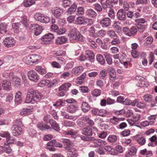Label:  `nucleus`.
Returning <instances> with one entry per match:
<instances>
[{
  "instance_id": "1",
  "label": "nucleus",
  "mask_w": 157,
  "mask_h": 157,
  "mask_svg": "<svg viewBox=\"0 0 157 157\" xmlns=\"http://www.w3.org/2000/svg\"><path fill=\"white\" fill-rule=\"evenodd\" d=\"M42 95L38 91L33 89L28 90L25 103L34 104L39 101L42 97Z\"/></svg>"
},
{
  "instance_id": "2",
  "label": "nucleus",
  "mask_w": 157,
  "mask_h": 157,
  "mask_svg": "<svg viewBox=\"0 0 157 157\" xmlns=\"http://www.w3.org/2000/svg\"><path fill=\"white\" fill-rule=\"evenodd\" d=\"M41 59L39 55L32 54L25 57L23 60L26 64L31 65L38 61Z\"/></svg>"
},
{
  "instance_id": "3",
  "label": "nucleus",
  "mask_w": 157,
  "mask_h": 157,
  "mask_svg": "<svg viewBox=\"0 0 157 157\" xmlns=\"http://www.w3.org/2000/svg\"><path fill=\"white\" fill-rule=\"evenodd\" d=\"M34 18L36 21L45 24L49 22L50 20L49 17L39 13H36L34 16Z\"/></svg>"
},
{
  "instance_id": "4",
  "label": "nucleus",
  "mask_w": 157,
  "mask_h": 157,
  "mask_svg": "<svg viewBox=\"0 0 157 157\" xmlns=\"http://www.w3.org/2000/svg\"><path fill=\"white\" fill-rule=\"evenodd\" d=\"M123 31L124 33L128 36H134L137 32V28L135 26L132 27L130 29L127 27H124Z\"/></svg>"
},
{
  "instance_id": "5",
  "label": "nucleus",
  "mask_w": 157,
  "mask_h": 157,
  "mask_svg": "<svg viewBox=\"0 0 157 157\" xmlns=\"http://www.w3.org/2000/svg\"><path fill=\"white\" fill-rule=\"evenodd\" d=\"M30 29L36 35L40 34L43 30V27L40 26L37 24H32L30 25Z\"/></svg>"
},
{
  "instance_id": "6",
  "label": "nucleus",
  "mask_w": 157,
  "mask_h": 157,
  "mask_svg": "<svg viewBox=\"0 0 157 157\" xmlns=\"http://www.w3.org/2000/svg\"><path fill=\"white\" fill-rule=\"evenodd\" d=\"M3 43L5 47L9 48L15 46L16 41L14 38L12 37H7L4 40Z\"/></svg>"
},
{
  "instance_id": "7",
  "label": "nucleus",
  "mask_w": 157,
  "mask_h": 157,
  "mask_svg": "<svg viewBox=\"0 0 157 157\" xmlns=\"http://www.w3.org/2000/svg\"><path fill=\"white\" fill-rule=\"evenodd\" d=\"M27 75L29 78L34 82H36L39 79V75L36 71L33 70L29 71Z\"/></svg>"
},
{
  "instance_id": "8",
  "label": "nucleus",
  "mask_w": 157,
  "mask_h": 157,
  "mask_svg": "<svg viewBox=\"0 0 157 157\" xmlns=\"http://www.w3.org/2000/svg\"><path fill=\"white\" fill-rule=\"evenodd\" d=\"M12 134L14 136H18L22 133V129L20 127L16 125H13L11 128Z\"/></svg>"
},
{
  "instance_id": "9",
  "label": "nucleus",
  "mask_w": 157,
  "mask_h": 157,
  "mask_svg": "<svg viewBox=\"0 0 157 157\" xmlns=\"http://www.w3.org/2000/svg\"><path fill=\"white\" fill-rule=\"evenodd\" d=\"M133 139L141 145H144L146 142L145 138L141 134H137L133 137Z\"/></svg>"
},
{
  "instance_id": "10",
  "label": "nucleus",
  "mask_w": 157,
  "mask_h": 157,
  "mask_svg": "<svg viewBox=\"0 0 157 157\" xmlns=\"http://www.w3.org/2000/svg\"><path fill=\"white\" fill-rule=\"evenodd\" d=\"M53 35L51 33H49L44 36L41 39L42 41L41 42L43 44H47L48 42L50 41L52 39L54 38Z\"/></svg>"
},
{
  "instance_id": "11",
  "label": "nucleus",
  "mask_w": 157,
  "mask_h": 157,
  "mask_svg": "<svg viewBox=\"0 0 157 157\" xmlns=\"http://www.w3.org/2000/svg\"><path fill=\"white\" fill-rule=\"evenodd\" d=\"M107 71L109 73V79L110 81H114L116 78V72L114 68L109 67L107 69Z\"/></svg>"
},
{
  "instance_id": "12",
  "label": "nucleus",
  "mask_w": 157,
  "mask_h": 157,
  "mask_svg": "<svg viewBox=\"0 0 157 157\" xmlns=\"http://www.w3.org/2000/svg\"><path fill=\"white\" fill-rule=\"evenodd\" d=\"M111 20L108 17H105L101 20L99 23L103 27H106L111 24Z\"/></svg>"
},
{
  "instance_id": "13",
  "label": "nucleus",
  "mask_w": 157,
  "mask_h": 157,
  "mask_svg": "<svg viewBox=\"0 0 157 157\" xmlns=\"http://www.w3.org/2000/svg\"><path fill=\"white\" fill-rule=\"evenodd\" d=\"M81 131L82 134L85 136H91L93 135L92 129L89 126L82 128Z\"/></svg>"
},
{
  "instance_id": "14",
  "label": "nucleus",
  "mask_w": 157,
  "mask_h": 157,
  "mask_svg": "<svg viewBox=\"0 0 157 157\" xmlns=\"http://www.w3.org/2000/svg\"><path fill=\"white\" fill-rule=\"evenodd\" d=\"M117 17L120 21H124L126 19V12L122 9L119 10L117 13Z\"/></svg>"
},
{
  "instance_id": "15",
  "label": "nucleus",
  "mask_w": 157,
  "mask_h": 157,
  "mask_svg": "<svg viewBox=\"0 0 157 157\" xmlns=\"http://www.w3.org/2000/svg\"><path fill=\"white\" fill-rule=\"evenodd\" d=\"M83 69V68L82 66L75 67L71 70L72 75H78L82 72Z\"/></svg>"
},
{
  "instance_id": "16",
  "label": "nucleus",
  "mask_w": 157,
  "mask_h": 157,
  "mask_svg": "<svg viewBox=\"0 0 157 157\" xmlns=\"http://www.w3.org/2000/svg\"><path fill=\"white\" fill-rule=\"evenodd\" d=\"M67 40V38L64 36L57 37L55 39V43L57 45H62L66 43Z\"/></svg>"
},
{
  "instance_id": "17",
  "label": "nucleus",
  "mask_w": 157,
  "mask_h": 157,
  "mask_svg": "<svg viewBox=\"0 0 157 157\" xmlns=\"http://www.w3.org/2000/svg\"><path fill=\"white\" fill-rule=\"evenodd\" d=\"M37 127L42 131H45L50 129V126L47 124L39 123L37 124Z\"/></svg>"
},
{
  "instance_id": "18",
  "label": "nucleus",
  "mask_w": 157,
  "mask_h": 157,
  "mask_svg": "<svg viewBox=\"0 0 157 157\" xmlns=\"http://www.w3.org/2000/svg\"><path fill=\"white\" fill-rule=\"evenodd\" d=\"M85 14L88 17L92 18H95L97 15L96 13L92 9L87 10L86 11Z\"/></svg>"
},
{
  "instance_id": "19",
  "label": "nucleus",
  "mask_w": 157,
  "mask_h": 157,
  "mask_svg": "<svg viewBox=\"0 0 157 157\" xmlns=\"http://www.w3.org/2000/svg\"><path fill=\"white\" fill-rule=\"evenodd\" d=\"M86 55L87 58L91 62H94V55L93 52L90 50H87L86 52Z\"/></svg>"
},
{
  "instance_id": "20",
  "label": "nucleus",
  "mask_w": 157,
  "mask_h": 157,
  "mask_svg": "<svg viewBox=\"0 0 157 157\" xmlns=\"http://www.w3.org/2000/svg\"><path fill=\"white\" fill-rule=\"evenodd\" d=\"M78 109V105H70L67 107V111L71 113H75Z\"/></svg>"
},
{
  "instance_id": "21",
  "label": "nucleus",
  "mask_w": 157,
  "mask_h": 157,
  "mask_svg": "<svg viewBox=\"0 0 157 157\" xmlns=\"http://www.w3.org/2000/svg\"><path fill=\"white\" fill-rule=\"evenodd\" d=\"M21 94L22 93L20 91H18L16 93L15 102L17 105L21 104L22 102Z\"/></svg>"
},
{
  "instance_id": "22",
  "label": "nucleus",
  "mask_w": 157,
  "mask_h": 157,
  "mask_svg": "<svg viewBox=\"0 0 157 157\" xmlns=\"http://www.w3.org/2000/svg\"><path fill=\"white\" fill-rule=\"evenodd\" d=\"M78 31L75 28H73L71 29L69 31V33L68 34V36L70 39L71 40H74L76 34L77 33Z\"/></svg>"
},
{
  "instance_id": "23",
  "label": "nucleus",
  "mask_w": 157,
  "mask_h": 157,
  "mask_svg": "<svg viewBox=\"0 0 157 157\" xmlns=\"http://www.w3.org/2000/svg\"><path fill=\"white\" fill-rule=\"evenodd\" d=\"M135 22H136V26H140V25H147V21L145 20L142 18L135 19Z\"/></svg>"
},
{
  "instance_id": "24",
  "label": "nucleus",
  "mask_w": 157,
  "mask_h": 157,
  "mask_svg": "<svg viewBox=\"0 0 157 157\" xmlns=\"http://www.w3.org/2000/svg\"><path fill=\"white\" fill-rule=\"evenodd\" d=\"M50 124L52 128L55 131L58 132L60 130L59 124L54 120H52L50 121Z\"/></svg>"
},
{
  "instance_id": "25",
  "label": "nucleus",
  "mask_w": 157,
  "mask_h": 157,
  "mask_svg": "<svg viewBox=\"0 0 157 157\" xmlns=\"http://www.w3.org/2000/svg\"><path fill=\"white\" fill-rule=\"evenodd\" d=\"M63 12V11L62 9L56 7L52 11V13L55 17L59 18L61 16Z\"/></svg>"
},
{
  "instance_id": "26",
  "label": "nucleus",
  "mask_w": 157,
  "mask_h": 157,
  "mask_svg": "<svg viewBox=\"0 0 157 157\" xmlns=\"http://www.w3.org/2000/svg\"><path fill=\"white\" fill-rule=\"evenodd\" d=\"M136 152V147L132 146L129 148L128 153L125 155V157H129L130 156L135 155Z\"/></svg>"
},
{
  "instance_id": "27",
  "label": "nucleus",
  "mask_w": 157,
  "mask_h": 157,
  "mask_svg": "<svg viewBox=\"0 0 157 157\" xmlns=\"http://www.w3.org/2000/svg\"><path fill=\"white\" fill-rule=\"evenodd\" d=\"M101 4L104 10H106L107 8H109V9L112 8L113 7V5L111 3L110 0H106L105 2L102 3L101 2Z\"/></svg>"
},
{
  "instance_id": "28",
  "label": "nucleus",
  "mask_w": 157,
  "mask_h": 157,
  "mask_svg": "<svg viewBox=\"0 0 157 157\" xmlns=\"http://www.w3.org/2000/svg\"><path fill=\"white\" fill-rule=\"evenodd\" d=\"M2 86L4 90H9L11 88V83L9 81H3L2 82Z\"/></svg>"
},
{
  "instance_id": "29",
  "label": "nucleus",
  "mask_w": 157,
  "mask_h": 157,
  "mask_svg": "<svg viewBox=\"0 0 157 157\" xmlns=\"http://www.w3.org/2000/svg\"><path fill=\"white\" fill-rule=\"evenodd\" d=\"M104 149L106 151H108L110 154L112 155H117V151H115V149L112 148L110 146H105L104 147Z\"/></svg>"
},
{
  "instance_id": "30",
  "label": "nucleus",
  "mask_w": 157,
  "mask_h": 157,
  "mask_svg": "<svg viewBox=\"0 0 157 157\" xmlns=\"http://www.w3.org/2000/svg\"><path fill=\"white\" fill-rule=\"evenodd\" d=\"M61 115L67 119L75 120V116L70 115L65 111H61Z\"/></svg>"
},
{
  "instance_id": "31",
  "label": "nucleus",
  "mask_w": 157,
  "mask_h": 157,
  "mask_svg": "<svg viewBox=\"0 0 157 157\" xmlns=\"http://www.w3.org/2000/svg\"><path fill=\"white\" fill-rule=\"evenodd\" d=\"M90 107L86 102H83L82 104L81 109L83 112H87L90 109Z\"/></svg>"
},
{
  "instance_id": "32",
  "label": "nucleus",
  "mask_w": 157,
  "mask_h": 157,
  "mask_svg": "<svg viewBox=\"0 0 157 157\" xmlns=\"http://www.w3.org/2000/svg\"><path fill=\"white\" fill-rule=\"evenodd\" d=\"M124 118H117L116 117L113 116V118H111L110 121L111 123L114 125H117L119 123V121H124Z\"/></svg>"
},
{
  "instance_id": "33",
  "label": "nucleus",
  "mask_w": 157,
  "mask_h": 157,
  "mask_svg": "<svg viewBox=\"0 0 157 157\" xmlns=\"http://www.w3.org/2000/svg\"><path fill=\"white\" fill-rule=\"evenodd\" d=\"M77 6L75 3H73L71 6L68 8V10L65 12V13L67 15L71 14L75 12Z\"/></svg>"
},
{
  "instance_id": "34",
  "label": "nucleus",
  "mask_w": 157,
  "mask_h": 157,
  "mask_svg": "<svg viewBox=\"0 0 157 157\" xmlns=\"http://www.w3.org/2000/svg\"><path fill=\"white\" fill-rule=\"evenodd\" d=\"M62 142L65 145H66L65 148L66 150H69L70 148L69 146L72 144L71 141L69 139H63L62 140Z\"/></svg>"
},
{
  "instance_id": "35",
  "label": "nucleus",
  "mask_w": 157,
  "mask_h": 157,
  "mask_svg": "<svg viewBox=\"0 0 157 157\" xmlns=\"http://www.w3.org/2000/svg\"><path fill=\"white\" fill-rule=\"evenodd\" d=\"M140 153L142 155H146V157H150L152 155V153L151 151H147L146 148L141 150Z\"/></svg>"
},
{
  "instance_id": "36",
  "label": "nucleus",
  "mask_w": 157,
  "mask_h": 157,
  "mask_svg": "<svg viewBox=\"0 0 157 157\" xmlns=\"http://www.w3.org/2000/svg\"><path fill=\"white\" fill-rule=\"evenodd\" d=\"M35 70L42 75L45 74L47 73L46 70L41 66H37L35 67Z\"/></svg>"
},
{
  "instance_id": "37",
  "label": "nucleus",
  "mask_w": 157,
  "mask_h": 157,
  "mask_svg": "<svg viewBox=\"0 0 157 157\" xmlns=\"http://www.w3.org/2000/svg\"><path fill=\"white\" fill-rule=\"evenodd\" d=\"M3 76L8 80H12V78H13V76H14V73L12 72H5L3 73Z\"/></svg>"
},
{
  "instance_id": "38",
  "label": "nucleus",
  "mask_w": 157,
  "mask_h": 157,
  "mask_svg": "<svg viewBox=\"0 0 157 157\" xmlns=\"http://www.w3.org/2000/svg\"><path fill=\"white\" fill-rule=\"evenodd\" d=\"M35 3L34 0H24L23 4L24 6L27 7L34 4Z\"/></svg>"
},
{
  "instance_id": "39",
  "label": "nucleus",
  "mask_w": 157,
  "mask_h": 157,
  "mask_svg": "<svg viewBox=\"0 0 157 157\" xmlns=\"http://www.w3.org/2000/svg\"><path fill=\"white\" fill-rule=\"evenodd\" d=\"M117 139V136L113 135H110L107 138L109 142L112 144L115 142Z\"/></svg>"
},
{
  "instance_id": "40",
  "label": "nucleus",
  "mask_w": 157,
  "mask_h": 157,
  "mask_svg": "<svg viewBox=\"0 0 157 157\" xmlns=\"http://www.w3.org/2000/svg\"><path fill=\"white\" fill-rule=\"evenodd\" d=\"M83 36L78 31L77 32V33L76 34V36L73 40H75L77 42H82L83 41Z\"/></svg>"
},
{
  "instance_id": "41",
  "label": "nucleus",
  "mask_w": 157,
  "mask_h": 157,
  "mask_svg": "<svg viewBox=\"0 0 157 157\" xmlns=\"http://www.w3.org/2000/svg\"><path fill=\"white\" fill-rule=\"evenodd\" d=\"M68 153L67 154V157H72L76 155V151L74 149H69Z\"/></svg>"
},
{
  "instance_id": "42",
  "label": "nucleus",
  "mask_w": 157,
  "mask_h": 157,
  "mask_svg": "<svg viewBox=\"0 0 157 157\" xmlns=\"http://www.w3.org/2000/svg\"><path fill=\"white\" fill-rule=\"evenodd\" d=\"M85 17L82 16H79L76 18V22L78 24L82 25L84 24Z\"/></svg>"
},
{
  "instance_id": "43",
  "label": "nucleus",
  "mask_w": 157,
  "mask_h": 157,
  "mask_svg": "<svg viewBox=\"0 0 157 157\" xmlns=\"http://www.w3.org/2000/svg\"><path fill=\"white\" fill-rule=\"evenodd\" d=\"M107 34L111 38H113L117 37V35L115 32L113 30H110L107 32Z\"/></svg>"
},
{
  "instance_id": "44",
  "label": "nucleus",
  "mask_w": 157,
  "mask_h": 157,
  "mask_svg": "<svg viewBox=\"0 0 157 157\" xmlns=\"http://www.w3.org/2000/svg\"><path fill=\"white\" fill-rule=\"evenodd\" d=\"M101 92V90H100L95 89L92 92V94L94 97H98L100 95Z\"/></svg>"
},
{
  "instance_id": "45",
  "label": "nucleus",
  "mask_w": 157,
  "mask_h": 157,
  "mask_svg": "<svg viewBox=\"0 0 157 157\" xmlns=\"http://www.w3.org/2000/svg\"><path fill=\"white\" fill-rule=\"evenodd\" d=\"M143 98L146 102H149L152 101L153 97L151 95L148 94L144 95Z\"/></svg>"
},
{
  "instance_id": "46",
  "label": "nucleus",
  "mask_w": 157,
  "mask_h": 157,
  "mask_svg": "<svg viewBox=\"0 0 157 157\" xmlns=\"http://www.w3.org/2000/svg\"><path fill=\"white\" fill-rule=\"evenodd\" d=\"M71 84L70 83H66L62 85L59 88V90H66L67 88L70 87Z\"/></svg>"
},
{
  "instance_id": "47",
  "label": "nucleus",
  "mask_w": 157,
  "mask_h": 157,
  "mask_svg": "<svg viewBox=\"0 0 157 157\" xmlns=\"http://www.w3.org/2000/svg\"><path fill=\"white\" fill-rule=\"evenodd\" d=\"M104 56L106 61L109 65H111L112 64V59L109 56V54L107 52H104Z\"/></svg>"
},
{
  "instance_id": "48",
  "label": "nucleus",
  "mask_w": 157,
  "mask_h": 157,
  "mask_svg": "<svg viewBox=\"0 0 157 157\" xmlns=\"http://www.w3.org/2000/svg\"><path fill=\"white\" fill-rule=\"evenodd\" d=\"M112 26L118 32L121 30V27L120 26V23L118 21L114 22Z\"/></svg>"
},
{
  "instance_id": "49",
  "label": "nucleus",
  "mask_w": 157,
  "mask_h": 157,
  "mask_svg": "<svg viewBox=\"0 0 157 157\" xmlns=\"http://www.w3.org/2000/svg\"><path fill=\"white\" fill-rule=\"evenodd\" d=\"M12 80H13V81L14 82L17 86H18L20 85L21 79L20 78L17 77H14L13 76Z\"/></svg>"
},
{
  "instance_id": "50",
  "label": "nucleus",
  "mask_w": 157,
  "mask_h": 157,
  "mask_svg": "<svg viewBox=\"0 0 157 157\" xmlns=\"http://www.w3.org/2000/svg\"><path fill=\"white\" fill-rule=\"evenodd\" d=\"M96 58L97 61L101 64H103L105 63V60L103 56L101 55H98L97 56Z\"/></svg>"
},
{
  "instance_id": "51",
  "label": "nucleus",
  "mask_w": 157,
  "mask_h": 157,
  "mask_svg": "<svg viewBox=\"0 0 157 157\" xmlns=\"http://www.w3.org/2000/svg\"><path fill=\"white\" fill-rule=\"evenodd\" d=\"M113 39L110 42L112 45H116L119 44L120 43V40L117 37L113 38Z\"/></svg>"
},
{
  "instance_id": "52",
  "label": "nucleus",
  "mask_w": 157,
  "mask_h": 157,
  "mask_svg": "<svg viewBox=\"0 0 157 157\" xmlns=\"http://www.w3.org/2000/svg\"><path fill=\"white\" fill-rule=\"evenodd\" d=\"M64 133L65 135H66L74 136L77 133V132L76 130L71 129L67 132H65Z\"/></svg>"
},
{
  "instance_id": "53",
  "label": "nucleus",
  "mask_w": 157,
  "mask_h": 157,
  "mask_svg": "<svg viewBox=\"0 0 157 157\" xmlns=\"http://www.w3.org/2000/svg\"><path fill=\"white\" fill-rule=\"evenodd\" d=\"M71 3L70 0H64L62 2V5L64 8H66L69 7Z\"/></svg>"
},
{
  "instance_id": "54",
  "label": "nucleus",
  "mask_w": 157,
  "mask_h": 157,
  "mask_svg": "<svg viewBox=\"0 0 157 157\" xmlns=\"http://www.w3.org/2000/svg\"><path fill=\"white\" fill-rule=\"evenodd\" d=\"M97 145L96 147L97 146H103L107 144V142L105 141L102 140L100 139L96 141Z\"/></svg>"
},
{
  "instance_id": "55",
  "label": "nucleus",
  "mask_w": 157,
  "mask_h": 157,
  "mask_svg": "<svg viewBox=\"0 0 157 157\" xmlns=\"http://www.w3.org/2000/svg\"><path fill=\"white\" fill-rule=\"evenodd\" d=\"M6 142L4 143L5 145H10L13 144L14 142V139L10 136L6 139Z\"/></svg>"
},
{
  "instance_id": "56",
  "label": "nucleus",
  "mask_w": 157,
  "mask_h": 157,
  "mask_svg": "<svg viewBox=\"0 0 157 157\" xmlns=\"http://www.w3.org/2000/svg\"><path fill=\"white\" fill-rule=\"evenodd\" d=\"M80 138L81 139L83 140L86 141H90L93 140L94 139V138L93 137L88 136H81Z\"/></svg>"
},
{
  "instance_id": "57",
  "label": "nucleus",
  "mask_w": 157,
  "mask_h": 157,
  "mask_svg": "<svg viewBox=\"0 0 157 157\" xmlns=\"http://www.w3.org/2000/svg\"><path fill=\"white\" fill-rule=\"evenodd\" d=\"M94 9L98 12H101L102 10V7L99 3H96L94 5Z\"/></svg>"
},
{
  "instance_id": "58",
  "label": "nucleus",
  "mask_w": 157,
  "mask_h": 157,
  "mask_svg": "<svg viewBox=\"0 0 157 157\" xmlns=\"http://www.w3.org/2000/svg\"><path fill=\"white\" fill-rule=\"evenodd\" d=\"M49 82L48 80H43L38 83V85L40 87H43L45 85L47 86Z\"/></svg>"
},
{
  "instance_id": "59",
  "label": "nucleus",
  "mask_w": 157,
  "mask_h": 157,
  "mask_svg": "<svg viewBox=\"0 0 157 157\" xmlns=\"http://www.w3.org/2000/svg\"><path fill=\"white\" fill-rule=\"evenodd\" d=\"M7 27V25L5 23H1L0 24V29L1 30L5 33H6L7 31L6 30Z\"/></svg>"
},
{
  "instance_id": "60",
  "label": "nucleus",
  "mask_w": 157,
  "mask_h": 157,
  "mask_svg": "<svg viewBox=\"0 0 157 157\" xmlns=\"http://www.w3.org/2000/svg\"><path fill=\"white\" fill-rule=\"evenodd\" d=\"M107 75V73L105 70H101L99 73V77L100 79H104Z\"/></svg>"
},
{
  "instance_id": "61",
  "label": "nucleus",
  "mask_w": 157,
  "mask_h": 157,
  "mask_svg": "<svg viewBox=\"0 0 157 157\" xmlns=\"http://www.w3.org/2000/svg\"><path fill=\"white\" fill-rule=\"evenodd\" d=\"M93 23V21L92 19L87 17H85L84 25H91Z\"/></svg>"
},
{
  "instance_id": "62",
  "label": "nucleus",
  "mask_w": 157,
  "mask_h": 157,
  "mask_svg": "<svg viewBox=\"0 0 157 157\" xmlns=\"http://www.w3.org/2000/svg\"><path fill=\"white\" fill-rule=\"evenodd\" d=\"M10 134L7 132L2 131L0 132V136L3 137H6L7 139L10 136Z\"/></svg>"
},
{
  "instance_id": "63",
  "label": "nucleus",
  "mask_w": 157,
  "mask_h": 157,
  "mask_svg": "<svg viewBox=\"0 0 157 157\" xmlns=\"http://www.w3.org/2000/svg\"><path fill=\"white\" fill-rule=\"evenodd\" d=\"M84 9L82 7H78L76 12L77 15H82L84 13Z\"/></svg>"
},
{
  "instance_id": "64",
  "label": "nucleus",
  "mask_w": 157,
  "mask_h": 157,
  "mask_svg": "<svg viewBox=\"0 0 157 157\" xmlns=\"http://www.w3.org/2000/svg\"><path fill=\"white\" fill-rule=\"evenodd\" d=\"M105 31L101 29L98 31L96 33L97 36H103L105 35Z\"/></svg>"
}]
</instances>
